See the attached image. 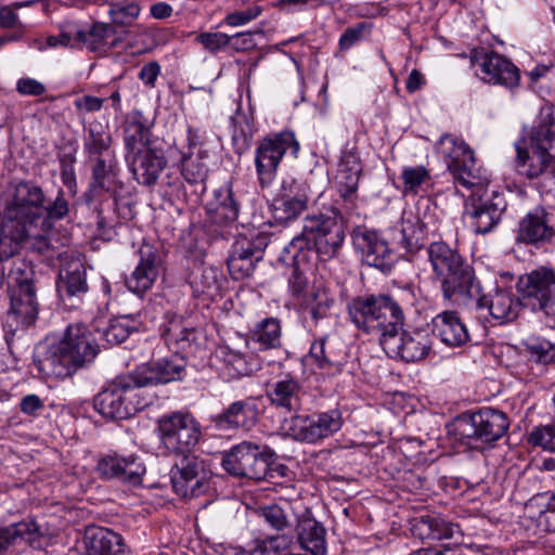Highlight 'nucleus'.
<instances>
[{"mask_svg": "<svg viewBox=\"0 0 555 555\" xmlns=\"http://www.w3.org/2000/svg\"><path fill=\"white\" fill-rule=\"evenodd\" d=\"M517 172L542 192L555 191V117L550 106L541 108L535 125L515 143Z\"/></svg>", "mask_w": 555, "mask_h": 555, "instance_id": "1", "label": "nucleus"}, {"mask_svg": "<svg viewBox=\"0 0 555 555\" xmlns=\"http://www.w3.org/2000/svg\"><path fill=\"white\" fill-rule=\"evenodd\" d=\"M98 352L92 332L85 325L72 324L59 343L37 356L35 366L44 378H65L91 363Z\"/></svg>", "mask_w": 555, "mask_h": 555, "instance_id": "2", "label": "nucleus"}, {"mask_svg": "<svg viewBox=\"0 0 555 555\" xmlns=\"http://www.w3.org/2000/svg\"><path fill=\"white\" fill-rule=\"evenodd\" d=\"M345 240L343 225L335 217L325 215L307 216L302 231L285 248L297 264L308 261L312 248L323 259L335 257Z\"/></svg>", "mask_w": 555, "mask_h": 555, "instance_id": "3", "label": "nucleus"}, {"mask_svg": "<svg viewBox=\"0 0 555 555\" xmlns=\"http://www.w3.org/2000/svg\"><path fill=\"white\" fill-rule=\"evenodd\" d=\"M352 323L367 334L382 338L390 333L400 332L404 323V313L399 301L389 295H370L353 298L348 305Z\"/></svg>", "mask_w": 555, "mask_h": 555, "instance_id": "4", "label": "nucleus"}, {"mask_svg": "<svg viewBox=\"0 0 555 555\" xmlns=\"http://www.w3.org/2000/svg\"><path fill=\"white\" fill-rule=\"evenodd\" d=\"M427 254L446 299L457 301L464 296L477 295L474 269L455 250L443 242H434Z\"/></svg>", "mask_w": 555, "mask_h": 555, "instance_id": "5", "label": "nucleus"}, {"mask_svg": "<svg viewBox=\"0 0 555 555\" xmlns=\"http://www.w3.org/2000/svg\"><path fill=\"white\" fill-rule=\"evenodd\" d=\"M517 292L524 308L539 314L548 327L555 326V272L541 267L519 276Z\"/></svg>", "mask_w": 555, "mask_h": 555, "instance_id": "6", "label": "nucleus"}, {"mask_svg": "<svg viewBox=\"0 0 555 555\" xmlns=\"http://www.w3.org/2000/svg\"><path fill=\"white\" fill-rule=\"evenodd\" d=\"M134 373L119 376L94 398L95 410L106 418L127 420L143 410L147 402L141 397Z\"/></svg>", "mask_w": 555, "mask_h": 555, "instance_id": "7", "label": "nucleus"}, {"mask_svg": "<svg viewBox=\"0 0 555 555\" xmlns=\"http://www.w3.org/2000/svg\"><path fill=\"white\" fill-rule=\"evenodd\" d=\"M159 446L169 454L192 452L202 438V425L188 410L166 413L156 421Z\"/></svg>", "mask_w": 555, "mask_h": 555, "instance_id": "8", "label": "nucleus"}, {"mask_svg": "<svg viewBox=\"0 0 555 555\" xmlns=\"http://www.w3.org/2000/svg\"><path fill=\"white\" fill-rule=\"evenodd\" d=\"M300 145L292 131L271 133L257 143L254 152L258 182L268 188L276 178L279 167L287 151L297 156Z\"/></svg>", "mask_w": 555, "mask_h": 555, "instance_id": "9", "label": "nucleus"}, {"mask_svg": "<svg viewBox=\"0 0 555 555\" xmlns=\"http://www.w3.org/2000/svg\"><path fill=\"white\" fill-rule=\"evenodd\" d=\"M436 151L461 185L470 189L482 184L481 170L476 165L474 152L463 139L446 133L437 141Z\"/></svg>", "mask_w": 555, "mask_h": 555, "instance_id": "10", "label": "nucleus"}, {"mask_svg": "<svg viewBox=\"0 0 555 555\" xmlns=\"http://www.w3.org/2000/svg\"><path fill=\"white\" fill-rule=\"evenodd\" d=\"M343 424L340 410L331 409L310 415H293L283 421L281 430L295 440L315 443L338 433Z\"/></svg>", "mask_w": 555, "mask_h": 555, "instance_id": "11", "label": "nucleus"}, {"mask_svg": "<svg viewBox=\"0 0 555 555\" xmlns=\"http://www.w3.org/2000/svg\"><path fill=\"white\" fill-rule=\"evenodd\" d=\"M272 456L267 447L244 441L224 453L222 466L233 476L262 480L268 475Z\"/></svg>", "mask_w": 555, "mask_h": 555, "instance_id": "12", "label": "nucleus"}, {"mask_svg": "<svg viewBox=\"0 0 555 555\" xmlns=\"http://www.w3.org/2000/svg\"><path fill=\"white\" fill-rule=\"evenodd\" d=\"M44 194L40 186L26 181L11 183L8 189L7 217L21 223L40 222L43 219Z\"/></svg>", "mask_w": 555, "mask_h": 555, "instance_id": "13", "label": "nucleus"}, {"mask_svg": "<svg viewBox=\"0 0 555 555\" xmlns=\"http://www.w3.org/2000/svg\"><path fill=\"white\" fill-rule=\"evenodd\" d=\"M9 279L11 307L5 323L11 328L15 327L14 330L26 328L36 321L38 315L34 285L27 275L22 276L20 268L11 271Z\"/></svg>", "mask_w": 555, "mask_h": 555, "instance_id": "14", "label": "nucleus"}, {"mask_svg": "<svg viewBox=\"0 0 555 555\" xmlns=\"http://www.w3.org/2000/svg\"><path fill=\"white\" fill-rule=\"evenodd\" d=\"M509 427L507 415L492 408H483L464 416L457 424V433L463 440L492 442L502 438Z\"/></svg>", "mask_w": 555, "mask_h": 555, "instance_id": "15", "label": "nucleus"}, {"mask_svg": "<svg viewBox=\"0 0 555 555\" xmlns=\"http://www.w3.org/2000/svg\"><path fill=\"white\" fill-rule=\"evenodd\" d=\"M181 457L170 470L173 491L182 498H195L206 491L210 472L203 460L192 452L179 454Z\"/></svg>", "mask_w": 555, "mask_h": 555, "instance_id": "16", "label": "nucleus"}, {"mask_svg": "<svg viewBox=\"0 0 555 555\" xmlns=\"http://www.w3.org/2000/svg\"><path fill=\"white\" fill-rule=\"evenodd\" d=\"M470 63L477 67L476 72L480 78L488 83L501 85L507 89H514L519 85L518 67L494 51L475 49L470 53Z\"/></svg>", "mask_w": 555, "mask_h": 555, "instance_id": "17", "label": "nucleus"}, {"mask_svg": "<svg viewBox=\"0 0 555 555\" xmlns=\"http://www.w3.org/2000/svg\"><path fill=\"white\" fill-rule=\"evenodd\" d=\"M385 352L392 357H400L405 362H417L425 359L431 350V339L424 330L402 331L390 333L382 338Z\"/></svg>", "mask_w": 555, "mask_h": 555, "instance_id": "18", "label": "nucleus"}, {"mask_svg": "<svg viewBox=\"0 0 555 555\" xmlns=\"http://www.w3.org/2000/svg\"><path fill=\"white\" fill-rule=\"evenodd\" d=\"M506 203L502 195L473 194L465 206V218L477 234L489 233L500 222Z\"/></svg>", "mask_w": 555, "mask_h": 555, "instance_id": "19", "label": "nucleus"}, {"mask_svg": "<svg viewBox=\"0 0 555 555\" xmlns=\"http://www.w3.org/2000/svg\"><path fill=\"white\" fill-rule=\"evenodd\" d=\"M362 170V163L357 149L346 147L341 152L334 181L348 215L353 214L357 207L358 186Z\"/></svg>", "mask_w": 555, "mask_h": 555, "instance_id": "20", "label": "nucleus"}, {"mask_svg": "<svg viewBox=\"0 0 555 555\" xmlns=\"http://www.w3.org/2000/svg\"><path fill=\"white\" fill-rule=\"evenodd\" d=\"M312 192L307 181L286 179L282 182L281 194L273 202V217L278 222L298 218L308 208Z\"/></svg>", "mask_w": 555, "mask_h": 555, "instance_id": "21", "label": "nucleus"}, {"mask_svg": "<svg viewBox=\"0 0 555 555\" xmlns=\"http://www.w3.org/2000/svg\"><path fill=\"white\" fill-rule=\"evenodd\" d=\"M462 300H472L475 301L477 308L488 309L491 317L500 323L516 320L521 307H524L520 296H515V294L508 289H496L490 296L483 295L478 281L477 295L464 296Z\"/></svg>", "mask_w": 555, "mask_h": 555, "instance_id": "22", "label": "nucleus"}, {"mask_svg": "<svg viewBox=\"0 0 555 555\" xmlns=\"http://www.w3.org/2000/svg\"><path fill=\"white\" fill-rule=\"evenodd\" d=\"M140 261L126 279L127 288L142 296L152 288L160 274L163 260L159 251L151 244L143 243L139 249Z\"/></svg>", "mask_w": 555, "mask_h": 555, "instance_id": "23", "label": "nucleus"}, {"mask_svg": "<svg viewBox=\"0 0 555 555\" xmlns=\"http://www.w3.org/2000/svg\"><path fill=\"white\" fill-rule=\"evenodd\" d=\"M266 396L273 408L289 413L301 409L306 390L297 377L286 373L268 384Z\"/></svg>", "mask_w": 555, "mask_h": 555, "instance_id": "24", "label": "nucleus"}, {"mask_svg": "<svg viewBox=\"0 0 555 555\" xmlns=\"http://www.w3.org/2000/svg\"><path fill=\"white\" fill-rule=\"evenodd\" d=\"M125 160L134 179L143 185L155 184L167 165L163 153L152 146L132 154H125Z\"/></svg>", "mask_w": 555, "mask_h": 555, "instance_id": "25", "label": "nucleus"}, {"mask_svg": "<svg viewBox=\"0 0 555 555\" xmlns=\"http://www.w3.org/2000/svg\"><path fill=\"white\" fill-rule=\"evenodd\" d=\"M551 215L542 207L529 211L519 222L517 240L526 244L541 245L555 236Z\"/></svg>", "mask_w": 555, "mask_h": 555, "instance_id": "26", "label": "nucleus"}, {"mask_svg": "<svg viewBox=\"0 0 555 555\" xmlns=\"http://www.w3.org/2000/svg\"><path fill=\"white\" fill-rule=\"evenodd\" d=\"M183 369V360L175 356L140 366L134 372V378L137 385L142 387L167 384L181 378Z\"/></svg>", "mask_w": 555, "mask_h": 555, "instance_id": "27", "label": "nucleus"}, {"mask_svg": "<svg viewBox=\"0 0 555 555\" xmlns=\"http://www.w3.org/2000/svg\"><path fill=\"white\" fill-rule=\"evenodd\" d=\"M153 122L139 109L127 114L122 124L125 154L151 147Z\"/></svg>", "mask_w": 555, "mask_h": 555, "instance_id": "28", "label": "nucleus"}, {"mask_svg": "<svg viewBox=\"0 0 555 555\" xmlns=\"http://www.w3.org/2000/svg\"><path fill=\"white\" fill-rule=\"evenodd\" d=\"M258 420V408L251 398L232 402L214 417L215 425L223 430L251 429Z\"/></svg>", "mask_w": 555, "mask_h": 555, "instance_id": "29", "label": "nucleus"}, {"mask_svg": "<svg viewBox=\"0 0 555 555\" xmlns=\"http://www.w3.org/2000/svg\"><path fill=\"white\" fill-rule=\"evenodd\" d=\"M433 333L448 347H462L469 339V332L460 314L455 311H442L431 321Z\"/></svg>", "mask_w": 555, "mask_h": 555, "instance_id": "30", "label": "nucleus"}, {"mask_svg": "<svg viewBox=\"0 0 555 555\" xmlns=\"http://www.w3.org/2000/svg\"><path fill=\"white\" fill-rule=\"evenodd\" d=\"M357 245L362 251L363 261L382 271L391 268L392 254L387 242L377 232L364 231L357 236Z\"/></svg>", "mask_w": 555, "mask_h": 555, "instance_id": "31", "label": "nucleus"}, {"mask_svg": "<svg viewBox=\"0 0 555 555\" xmlns=\"http://www.w3.org/2000/svg\"><path fill=\"white\" fill-rule=\"evenodd\" d=\"M524 517L541 532L555 531V495L551 492L533 495L525 504Z\"/></svg>", "mask_w": 555, "mask_h": 555, "instance_id": "32", "label": "nucleus"}, {"mask_svg": "<svg viewBox=\"0 0 555 555\" xmlns=\"http://www.w3.org/2000/svg\"><path fill=\"white\" fill-rule=\"evenodd\" d=\"M298 542L302 550L311 555H325L326 553V530L321 522L306 511L298 519L297 525Z\"/></svg>", "mask_w": 555, "mask_h": 555, "instance_id": "33", "label": "nucleus"}, {"mask_svg": "<svg viewBox=\"0 0 555 555\" xmlns=\"http://www.w3.org/2000/svg\"><path fill=\"white\" fill-rule=\"evenodd\" d=\"M340 345L337 340L321 338L311 345L309 357L319 369L327 370L331 373L339 372L346 362L345 353L337 349Z\"/></svg>", "mask_w": 555, "mask_h": 555, "instance_id": "34", "label": "nucleus"}, {"mask_svg": "<svg viewBox=\"0 0 555 555\" xmlns=\"http://www.w3.org/2000/svg\"><path fill=\"white\" fill-rule=\"evenodd\" d=\"M215 202L211 204V220L220 225L236 221L240 207L234 198L231 184H225L215 191Z\"/></svg>", "mask_w": 555, "mask_h": 555, "instance_id": "35", "label": "nucleus"}, {"mask_svg": "<svg viewBox=\"0 0 555 555\" xmlns=\"http://www.w3.org/2000/svg\"><path fill=\"white\" fill-rule=\"evenodd\" d=\"M254 343L260 350L280 348L282 345V327L276 318H266L259 321L249 332L246 344Z\"/></svg>", "mask_w": 555, "mask_h": 555, "instance_id": "36", "label": "nucleus"}, {"mask_svg": "<svg viewBox=\"0 0 555 555\" xmlns=\"http://www.w3.org/2000/svg\"><path fill=\"white\" fill-rule=\"evenodd\" d=\"M31 234L25 222L8 219L0 231V259L14 256Z\"/></svg>", "mask_w": 555, "mask_h": 555, "instance_id": "37", "label": "nucleus"}, {"mask_svg": "<svg viewBox=\"0 0 555 555\" xmlns=\"http://www.w3.org/2000/svg\"><path fill=\"white\" fill-rule=\"evenodd\" d=\"M87 539L89 555H119L122 552V538L109 529H93Z\"/></svg>", "mask_w": 555, "mask_h": 555, "instance_id": "38", "label": "nucleus"}, {"mask_svg": "<svg viewBox=\"0 0 555 555\" xmlns=\"http://www.w3.org/2000/svg\"><path fill=\"white\" fill-rule=\"evenodd\" d=\"M334 301L330 291L322 283L314 282L300 305L309 311L313 321L318 322L330 317Z\"/></svg>", "mask_w": 555, "mask_h": 555, "instance_id": "39", "label": "nucleus"}, {"mask_svg": "<svg viewBox=\"0 0 555 555\" xmlns=\"http://www.w3.org/2000/svg\"><path fill=\"white\" fill-rule=\"evenodd\" d=\"M401 243L411 254L416 253L424 245L425 225L413 212H403L401 219Z\"/></svg>", "mask_w": 555, "mask_h": 555, "instance_id": "40", "label": "nucleus"}, {"mask_svg": "<svg viewBox=\"0 0 555 555\" xmlns=\"http://www.w3.org/2000/svg\"><path fill=\"white\" fill-rule=\"evenodd\" d=\"M401 179L404 195H418L426 192L431 185L430 171L422 165L403 167Z\"/></svg>", "mask_w": 555, "mask_h": 555, "instance_id": "41", "label": "nucleus"}, {"mask_svg": "<svg viewBox=\"0 0 555 555\" xmlns=\"http://www.w3.org/2000/svg\"><path fill=\"white\" fill-rule=\"evenodd\" d=\"M415 530H420L422 537L425 533L427 538L434 540L451 539L461 533L459 525L430 516L422 517L415 525Z\"/></svg>", "mask_w": 555, "mask_h": 555, "instance_id": "42", "label": "nucleus"}, {"mask_svg": "<svg viewBox=\"0 0 555 555\" xmlns=\"http://www.w3.org/2000/svg\"><path fill=\"white\" fill-rule=\"evenodd\" d=\"M206 153L198 151L196 154L183 155L181 159V175L190 184H202L208 175V166L205 162Z\"/></svg>", "mask_w": 555, "mask_h": 555, "instance_id": "43", "label": "nucleus"}, {"mask_svg": "<svg viewBox=\"0 0 555 555\" xmlns=\"http://www.w3.org/2000/svg\"><path fill=\"white\" fill-rule=\"evenodd\" d=\"M112 33V27L107 24L98 23L88 30L74 29V39L76 43L86 46L90 51H102L107 47L106 39Z\"/></svg>", "mask_w": 555, "mask_h": 555, "instance_id": "44", "label": "nucleus"}, {"mask_svg": "<svg viewBox=\"0 0 555 555\" xmlns=\"http://www.w3.org/2000/svg\"><path fill=\"white\" fill-rule=\"evenodd\" d=\"M224 370L230 378H237L240 376L250 375L256 371L257 365L246 358L241 351L223 347L220 349Z\"/></svg>", "mask_w": 555, "mask_h": 555, "instance_id": "45", "label": "nucleus"}, {"mask_svg": "<svg viewBox=\"0 0 555 555\" xmlns=\"http://www.w3.org/2000/svg\"><path fill=\"white\" fill-rule=\"evenodd\" d=\"M88 284L86 281V269L81 263H75L66 271L65 275L61 274V284L59 292L68 298L86 294Z\"/></svg>", "mask_w": 555, "mask_h": 555, "instance_id": "46", "label": "nucleus"}, {"mask_svg": "<svg viewBox=\"0 0 555 555\" xmlns=\"http://www.w3.org/2000/svg\"><path fill=\"white\" fill-rule=\"evenodd\" d=\"M266 237L257 236L255 240L241 237L235 241L230 256H238L258 262L262 258Z\"/></svg>", "mask_w": 555, "mask_h": 555, "instance_id": "47", "label": "nucleus"}, {"mask_svg": "<svg viewBox=\"0 0 555 555\" xmlns=\"http://www.w3.org/2000/svg\"><path fill=\"white\" fill-rule=\"evenodd\" d=\"M112 144L111 133L101 125H92L88 130L85 146L91 155L101 156Z\"/></svg>", "mask_w": 555, "mask_h": 555, "instance_id": "48", "label": "nucleus"}, {"mask_svg": "<svg viewBox=\"0 0 555 555\" xmlns=\"http://www.w3.org/2000/svg\"><path fill=\"white\" fill-rule=\"evenodd\" d=\"M141 12L139 3L134 0H122L109 4V15L113 23L130 25Z\"/></svg>", "mask_w": 555, "mask_h": 555, "instance_id": "49", "label": "nucleus"}, {"mask_svg": "<svg viewBox=\"0 0 555 555\" xmlns=\"http://www.w3.org/2000/svg\"><path fill=\"white\" fill-rule=\"evenodd\" d=\"M124 463L126 465H120V475H118L117 480L132 486L140 485L146 472L145 465L141 459L131 454L124 456Z\"/></svg>", "mask_w": 555, "mask_h": 555, "instance_id": "50", "label": "nucleus"}, {"mask_svg": "<svg viewBox=\"0 0 555 555\" xmlns=\"http://www.w3.org/2000/svg\"><path fill=\"white\" fill-rule=\"evenodd\" d=\"M115 179L114 165L107 162L104 157L99 156L95 158V164L92 169L91 188L93 190L108 191L111 184Z\"/></svg>", "mask_w": 555, "mask_h": 555, "instance_id": "51", "label": "nucleus"}, {"mask_svg": "<svg viewBox=\"0 0 555 555\" xmlns=\"http://www.w3.org/2000/svg\"><path fill=\"white\" fill-rule=\"evenodd\" d=\"M529 77L541 92L555 95V65H539L529 73Z\"/></svg>", "mask_w": 555, "mask_h": 555, "instance_id": "52", "label": "nucleus"}, {"mask_svg": "<svg viewBox=\"0 0 555 555\" xmlns=\"http://www.w3.org/2000/svg\"><path fill=\"white\" fill-rule=\"evenodd\" d=\"M289 507L288 502L281 504H270L259 509V515L263 520L276 530H283L288 527V517L286 509Z\"/></svg>", "mask_w": 555, "mask_h": 555, "instance_id": "53", "label": "nucleus"}, {"mask_svg": "<svg viewBox=\"0 0 555 555\" xmlns=\"http://www.w3.org/2000/svg\"><path fill=\"white\" fill-rule=\"evenodd\" d=\"M529 357L538 363L555 362V345L546 339H531L526 343Z\"/></svg>", "mask_w": 555, "mask_h": 555, "instance_id": "54", "label": "nucleus"}, {"mask_svg": "<svg viewBox=\"0 0 555 555\" xmlns=\"http://www.w3.org/2000/svg\"><path fill=\"white\" fill-rule=\"evenodd\" d=\"M131 326L128 318H118L111 321L109 325L103 330L102 336L109 345H117L125 341L130 335Z\"/></svg>", "mask_w": 555, "mask_h": 555, "instance_id": "55", "label": "nucleus"}, {"mask_svg": "<svg viewBox=\"0 0 555 555\" xmlns=\"http://www.w3.org/2000/svg\"><path fill=\"white\" fill-rule=\"evenodd\" d=\"M195 41L199 43L206 51L211 54H217L232 41V37L223 33L205 31L196 36Z\"/></svg>", "mask_w": 555, "mask_h": 555, "instance_id": "56", "label": "nucleus"}, {"mask_svg": "<svg viewBox=\"0 0 555 555\" xmlns=\"http://www.w3.org/2000/svg\"><path fill=\"white\" fill-rule=\"evenodd\" d=\"M528 442L533 447L555 452V424L535 427L529 434Z\"/></svg>", "mask_w": 555, "mask_h": 555, "instance_id": "57", "label": "nucleus"}, {"mask_svg": "<svg viewBox=\"0 0 555 555\" xmlns=\"http://www.w3.org/2000/svg\"><path fill=\"white\" fill-rule=\"evenodd\" d=\"M192 334L193 330L178 317L170 319L163 331V335L168 344H179L189 340Z\"/></svg>", "mask_w": 555, "mask_h": 555, "instance_id": "58", "label": "nucleus"}, {"mask_svg": "<svg viewBox=\"0 0 555 555\" xmlns=\"http://www.w3.org/2000/svg\"><path fill=\"white\" fill-rule=\"evenodd\" d=\"M120 465H126L124 455L107 454L98 461L96 472L103 479H117L120 475Z\"/></svg>", "mask_w": 555, "mask_h": 555, "instance_id": "59", "label": "nucleus"}, {"mask_svg": "<svg viewBox=\"0 0 555 555\" xmlns=\"http://www.w3.org/2000/svg\"><path fill=\"white\" fill-rule=\"evenodd\" d=\"M293 262L294 269L288 280V287L293 297H295V299L301 304V301L309 294V288H311V285H309L307 276L299 270V266L302 262H299L298 264L294 260Z\"/></svg>", "mask_w": 555, "mask_h": 555, "instance_id": "60", "label": "nucleus"}, {"mask_svg": "<svg viewBox=\"0 0 555 555\" xmlns=\"http://www.w3.org/2000/svg\"><path fill=\"white\" fill-rule=\"evenodd\" d=\"M27 228L33 234L27 236L25 244H28L30 248L36 249L40 254L47 251L50 247L47 238V230L50 227H42V223L35 222L27 223Z\"/></svg>", "mask_w": 555, "mask_h": 555, "instance_id": "61", "label": "nucleus"}, {"mask_svg": "<svg viewBox=\"0 0 555 555\" xmlns=\"http://www.w3.org/2000/svg\"><path fill=\"white\" fill-rule=\"evenodd\" d=\"M256 261L242 258L238 256H230L228 258V268L234 280H243L249 276L255 269Z\"/></svg>", "mask_w": 555, "mask_h": 555, "instance_id": "62", "label": "nucleus"}, {"mask_svg": "<svg viewBox=\"0 0 555 555\" xmlns=\"http://www.w3.org/2000/svg\"><path fill=\"white\" fill-rule=\"evenodd\" d=\"M68 214V204L60 192L53 204L49 206L43 205V219L47 220L48 227H50V220L63 219Z\"/></svg>", "mask_w": 555, "mask_h": 555, "instance_id": "63", "label": "nucleus"}, {"mask_svg": "<svg viewBox=\"0 0 555 555\" xmlns=\"http://www.w3.org/2000/svg\"><path fill=\"white\" fill-rule=\"evenodd\" d=\"M261 13L260 7H253L248 8L244 11H235L232 13H229L225 18L224 23L232 27H237L245 25L249 23L250 21L257 18Z\"/></svg>", "mask_w": 555, "mask_h": 555, "instance_id": "64", "label": "nucleus"}]
</instances>
